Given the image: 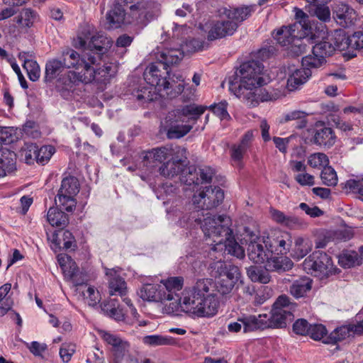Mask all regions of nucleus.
I'll return each mask as SVG.
<instances>
[{"mask_svg": "<svg viewBox=\"0 0 363 363\" xmlns=\"http://www.w3.org/2000/svg\"><path fill=\"white\" fill-rule=\"evenodd\" d=\"M194 205L184 206L180 201L167 210V218L175 225L185 229L194 228L199 225L206 240L212 241V250H222L238 258H243L245 251L236 242L231 228L232 221L226 215H212L201 211H190Z\"/></svg>", "mask_w": 363, "mask_h": 363, "instance_id": "f257e3e1", "label": "nucleus"}, {"mask_svg": "<svg viewBox=\"0 0 363 363\" xmlns=\"http://www.w3.org/2000/svg\"><path fill=\"white\" fill-rule=\"evenodd\" d=\"M179 302H171L172 311H182L191 318H211L218 313L219 300L213 291L211 279H201L181 293Z\"/></svg>", "mask_w": 363, "mask_h": 363, "instance_id": "f03ea898", "label": "nucleus"}, {"mask_svg": "<svg viewBox=\"0 0 363 363\" xmlns=\"http://www.w3.org/2000/svg\"><path fill=\"white\" fill-rule=\"evenodd\" d=\"M264 66L259 61H247L238 68L229 79V90L248 106H255L259 101L271 100L264 90Z\"/></svg>", "mask_w": 363, "mask_h": 363, "instance_id": "7ed1b4c3", "label": "nucleus"}, {"mask_svg": "<svg viewBox=\"0 0 363 363\" xmlns=\"http://www.w3.org/2000/svg\"><path fill=\"white\" fill-rule=\"evenodd\" d=\"M144 79L148 86L138 89L133 93L138 101L147 102L155 100L157 96L174 99L179 96L184 89V82L182 76L177 80H168L162 76L158 65H149L145 72Z\"/></svg>", "mask_w": 363, "mask_h": 363, "instance_id": "20e7f679", "label": "nucleus"}, {"mask_svg": "<svg viewBox=\"0 0 363 363\" xmlns=\"http://www.w3.org/2000/svg\"><path fill=\"white\" fill-rule=\"evenodd\" d=\"M117 72V65L112 62L100 66L97 57L92 52H83L81 56L79 71L70 72L66 78L68 84H106Z\"/></svg>", "mask_w": 363, "mask_h": 363, "instance_id": "39448f33", "label": "nucleus"}, {"mask_svg": "<svg viewBox=\"0 0 363 363\" xmlns=\"http://www.w3.org/2000/svg\"><path fill=\"white\" fill-rule=\"evenodd\" d=\"M245 232L244 239L248 243L247 254L250 260L256 264L265 263L264 268L267 271L281 272L292 268L294 263L289 258L271 255L265 237H261L249 229H246Z\"/></svg>", "mask_w": 363, "mask_h": 363, "instance_id": "423d86ee", "label": "nucleus"}, {"mask_svg": "<svg viewBox=\"0 0 363 363\" xmlns=\"http://www.w3.org/2000/svg\"><path fill=\"white\" fill-rule=\"evenodd\" d=\"M81 56L82 53L67 49L62 51V60L54 58L48 60L45 65V81L51 82L57 78L62 90L74 93L77 85L68 84L66 78H69L70 72L79 71Z\"/></svg>", "mask_w": 363, "mask_h": 363, "instance_id": "0eeeda50", "label": "nucleus"}, {"mask_svg": "<svg viewBox=\"0 0 363 363\" xmlns=\"http://www.w3.org/2000/svg\"><path fill=\"white\" fill-rule=\"evenodd\" d=\"M250 15L247 7L224 8L220 11V18L211 21L206 24L208 39L213 40L232 35L237 30L240 23Z\"/></svg>", "mask_w": 363, "mask_h": 363, "instance_id": "6e6552de", "label": "nucleus"}, {"mask_svg": "<svg viewBox=\"0 0 363 363\" xmlns=\"http://www.w3.org/2000/svg\"><path fill=\"white\" fill-rule=\"evenodd\" d=\"M296 306L286 295L279 296L273 305L270 315L260 314L257 316L259 329L267 328H284L293 318V310Z\"/></svg>", "mask_w": 363, "mask_h": 363, "instance_id": "1a4fd4ad", "label": "nucleus"}, {"mask_svg": "<svg viewBox=\"0 0 363 363\" xmlns=\"http://www.w3.org/2000/svg\"><path fill=\"white\" fill-rule=\"evenodd\" d=\"M212 274L216 279L213 281V291L222 296L229 294L235 284L240 278V272L238 267L226 264L224 262L218 261L211 265Z\"/></svg>", "mask_w": 363, "mask_h": 363, "instance_id": "9d476101", "label": "nucleus"}, {"mask_svg": "<svg viewBox=\"0 0 363 363\" xmlns=\"http://www.w3.org/2000/svg\"><path fill=\"white\" fill-rule=\"evenodd\" d=\"M223 199L224 192L218 186H215L214 188L208 186L205 187L199 194L194 195L192 203H188L184 199H177L173 202L172 206H175L182 201L184 202V206L194 205L193 208L190 211H201L203 212V211L204 209L208 210L216 208L221 203Z\"/></svg>", "mask_w": 363, "mask_h": 363, "instance_id": "9b49d317", "label": "nucleus"}, {"mask_svg": "<svg viewBox=\"0 0 363 363\" xmlns=\"http://www.w3.org/2000/svg\"><path fill=\"white\" fill-rule=\"evenodd\" d=\"M298 24L283 26L274 35V39L281 46H288L296 55L301 54L305 50L301 39L308 38L298 30Z\"/></svg>", "mask_w": 363, "mask_h": 363, "instance_id": "f8f14e48", "label": "nucleus"}, {"mask_svg": "<svg viewBox=\"0 0 363 363\" xmlns=\"http://www.w3.org/2000/svg\"><path fill=\"white\" fill-rule=\"evenodd\" d=\"M79 191L78 179L74 177H68L62 179L55 202L59 203L62 210L72 212L76 207L75 196Z\"/></svg>", "mask_w": 363, "mask_h": 363, "instance_id": "ddd939ff", "label": "nucleus"}, {"mask_svg": "<svg viewBox=\"0 0 363 363\" xmlns=\"http://www.w3.org/2000/svg\"><path fill=\"white\" fill-rule=\"evenodd\" d=\"M304 270L308 274L315 276H328L334 270L331 258L325 252L316 251L306 258L303 264Z\"/></svg>", "mask_w": 363, "mask_h": 363, "instance_id": "4468645a", "label": "nucleus"}, {"mask_svg": "<svg viewBox=\"0 0 363 363\" xmlns=\"http://www.w3.org/2000/svg\"><path fill=\"white\" fill-rule=\"evenodd\" d=\"M130 6V14L138 23H146L157 16L160 4L150 0H125Z\"/></svg>", "mask_w": 363, "mask_h": 363, "instance_id": "2eb2a0df", "label": "nucleus"}, {"mask_svg": "<svg viewBox=\"0 0 363 363\" xmlns=\"http://www.w3.org/2000/svg\"><path fill=\"white\" fill-rule=\"evenodd\" d=\"M295 16L298 22L294 24L300 25L298 30L304 37L310 39L325 38L327 35V27L322 23L310 21L308 16L300 9L295 8Z\"/></svg>", "mask_w": 363, "mask_h": 363, "instance_id": "dca6fc26", "label": "nucleus"}, {"mask_svg": "<svg viewBox=\"0 0 363 363\" xmlns=\"http://www.w3.org/2000/svg\"><path fill=\"white\" fill-rule=\"evenodd\" d=\"M112 45L111 40L103 34H96L90 36V33L79 35L74 43L77 48L95 51L99 55L105 54Z\"/></svg>", "mask_w": 363, "mask_h": 363, "instance_id": "f3484780", "label": "nucleus"}, {"mask_svg": "<svg viewBox=\"0 0 363 363\" xmlns=\"http://www.w3.org/2000/svg\"><path fill=\"white\" fill-rule=\"evenodd\" d=\"M176 152L180 154L182 157L179 160H167L159 168V171L161 175L169 178H172L180 174L179 180L181 181L183 175L186 176V178L189 177V167H186V150L184 148L177 147Z\"/></svg>", "mask_w": 363, "mask_h": 363, "instance_id": "a211bd4d", "label": "nucleus"}, {"mask_svg": "<svg viewBox=\"0 0 363 363\" xmlns=\"http://www.w3.org/2000/svg\"><path fill=\"white\" fill-rule=\"evenodd\" d=\"M253 139V131L247 130L238 143L233 144L230 147V162L234 167L239 169L243 167V160L251 148Z\"/></svg>", "mask_w": 363, "mask_h": 363, "instance_id": "6ab92c4d", "label": "nucleus"}, {"mask_svg": "<svg viewBox=\"0 0 363 363\" xmlns=\"http://www.w3.org/2000/svg\"><path fill=\"white\" fill-rule=\"evenodd\" d=\"M98 333L101 338L111 347V352L116 362L121 361L128 354L130 345L119 335L104 330H99Z\"/></svg>", "mask_w": 363, "mask_h": 363, "instance_id": "aec40b11", "label": "nucleus"}, {"mask_svg": "<svg viewBox=\"0 0 363 363\" xmlns=\"http://www.w3.org/2000/svg\"><path fill=\"white\" fill-rule=\"evenodd\" d=\"M160 293L162 301H176L180 298L178 292L180 291L184 285V278L182 277H171L160 281Z\"/></svg>", "mask_w": 363, "mask_h": 363, "instance_id": "412c9836", "label": "nucleus"}, {"mask_svg": "<svg viewBox=\"0 0 363 363\" xmlns=\"http://www.w3.org/2000/svg\"><path fill=\"white\" fill-rule=\"evenodd\" d=\"M336 39L340 40L337 45L338 50H347L352 57L356 55L354 51L363 48V32H355L347 36L343 31H336Z\"/></svg>", "mask_w": 363, "mask_h": 363, "instance_id": "4be33fe9", "label": "nucleus"}, {"mask_svg": "<svg viewBox=\"0 0 363 363\" xmlns=\"http://www.w3.org/2000/svg\"><path fill=\"white\" fill-rule=\"evenodd\" d=\"M57 262L63 272L65 277L75 286H82L84 283L82 274L79 272L75 262L66 254H59Z\"/></svg>", "mask_w": 363, "mask_h": 363, "instance_id": "5701e85b", "label": "nucleus"}, {"mask_svg": "<svg viewBox=\"0 0 363 363\" xmlns=\"http://www.w3.org/2000/svg\"><path fill=\"white\" fill-rule=\"evenodd\" d=\"M184 55V51L182 49V45L180 48H169L163 50L160 57L161 59L156 63H152L150 65H158L160 67L161 73L162 76L169 80H174L173 78H170L169 72L167 70V67L170 65L177 64L182 60Z\"/></svg>", "mask_w": 363, "mask_h": 363, "instance_id": "b1692460", "label": "nucleus"}, {"mask_svg": "<svg viewBox=\"0 0 363 363\" xmlns=\"http://www.w3.org/2000/svg\"><path fill=\"white\" fill-rule=\"evenodd\" d=\"M215 174V171L210 167H202L198 169L189 167L188 170L189 177L183 175L181 178V183L188 186L199 185L200 183H210L212 177Z\"/></svg>", "mask_w": 363, "mask_h": 363, "instance_id": "393cba45", "label": "nucleus"}, {"mask_svg": "<svg viewBox=\"0 0 363 363\" xmlns=\"http://www.w3.org/2000/svg\"><path fill=\"white\" fill-rule=\"evenodd\" d=\"M266 240L272 255L287 254L292 244L291 234L286 232H279L272 238L267 237Z\"/></svg>", "mask_w": 363, "mask_h": 363, "instance_id": "a878e982", "label": "nucleus"}, {"mask_svg": "<svg viewBox=\"0 0 363 363\" xmlns=\"http://www.w3.org/2000/svg\"><path fill=\"white\" fill-rule=\"evenodd\" d=\"M174 152H176L174 150L168 147L152 149L145 152L143 156V166L147 169H154L165 160H169Z\"/></svg>", "mask_w": 363, "mask_h": 363, "instance_id": "bb28decb", "label": "nucleus"}, {"mask_svg": "<svg viewBox=\"0 0 363 363\" xmlns=\"http://www.w3.org/2000/svg\"><path fill=\"white\" fill-rule=\"evenodd\" d=\"M50 247L55 252L62 248L66 250H74L77 243L71 232L69 230L59 231L52 235Z\"/></svg>", "mask_w": 363, "mask_h": 363, "instance_id": "cd10ccee", "label": "nucleus"}, {"mask_svg": "<svg viewBox=\"0 0 363 363\" xmlns=\"http://www.w3.org/2000/svg\"><path fill=\"white\" fill-rule=\"evenodd\" d=\"M334 38V44L328 40H328V32L327 31V35L324 39H311L312 43H316L315 45L313 47V52H315L318 55L319 57H321L323 60H325V58L332 55L335 50H338L337 46L338 40L336 39V32L335 33ZM306 39L310 40V38Z\"/></svg>", "mask_w": 363, "mask_h": 363, "instance_id": "c85d7f7f", "label": "nucleus"}, {"mask_svg": "<svg viewBox=\"0 0 363 363\" xmlns=\"http://www.w3.org/2000/svg\"><path fill=\"white\" fill-rule=\"evenodd\" d=\"M207 108L206 106L193 103L183 106L177 110V113L179 118H183V121L194 124Z\"/></svg>", "mask_w": 363, "mask_h": 363, "instance_id": "c756f323", "label": "nucleus"}, {"mask_svg": "<svg viewBox=\"0 0 363 363\" xmlns=\"http://www.w3.org/2000/svg\"><path fill=\"white\" fill-rule=\"evenodd\" d=\"M106 274L108 277L110 295H118L121 297L125 296L127 291L126 283L118 274V271L115 269H107Z\"/></svg>", "mask_w": 363, "mask_h": 363, "instance_id": "7c9ffc66", "label": "nucleus"}, {"mask_svg": "<svg viewBox=\"0 0 363 363\" xmlns=\"http://www.w3.org/2000/svg\"><path fill=\"white\" fill-rule=\"evenodd\" d=\"M242 328H243L244 333L258 330L257 316L243 315L239 317L237 321L230 322L228 325V330L230 333H238Z\"/></svg>", "mask_w": 363, "mask_h": 363, "instance_id": "2f4dec72", "label": "nucleus"}, {"mask_svg": "<svg viewBox=\"0 0 363 363\" xmlns=\"http://www.w3.org/2000/svg\"><path fill=\"white\" fill-rule=\"evenodd\" d=\"M356 13L347 4L337 5L334 10V18L342 27H349L356 20Z\"/></svg>", "mask_w": 363, "mask_h": 363, "instance_id": "473e14b6", "label": "nucleus"}, {"mask_svg": "<svg viewBox=\"0 0 363 363\" xmlns=\"http://www.w3.org/2000/svg\"><path fill=\"white\" fill-rule=\"evenodd\" d=\"M269 212L274 222L289 229H298L303 225V222L296 216L286 215L274 208H271Z\"/></svg>", "mask_w": 363, "mask_h": 363, "instance_id": "72a5a7b5", "label": "nucleus"}, {"mask_svg": "<svg viewBox=\"0 0 363 363\" xmlns=\"http://www.w3.org/2000/svg\"><path fill=\"white\" fill-rule=\"evenodd\" d=\"M312 289V280L308 277H301L293 281L289 287V294L296 299L308 296Z\"/></svg>", "mask_w": 363, "mask_h": 363, "instance_id": "f704fd0d", "label": "nucleus"}, {"mask_svg": "<svg viewBox=\"0 0 363 363\" xmlns=\"http://www.w3.org/2000/svg\"><path fill=\"white\" fill-rule=\"evenodd\" d=\"M311 76L309 69L300 68L291 71L287 80V89L289 91H294L300 89Z\"/></svg>", "mask_w": 363, "mask_h": 363, "instance_id": "c9c22d12", "label": "nucleus"}, {"mask_svg": "<svg viewBox=\"0 0 363 363\" xmlns=\"http://www.w3.org/2000/svg\"><path fill=\"white\" fill-rule=\"evenodd\" d=\"M31 57L28 52H20L18 59L23 62V67L26 70L28 78L33 81H37L40 76V69L36 61L30 59Z\"/></svg>", "mask_w": 363, "mask_h": 363, "instance_id": "e433bc0d", "label": "nucleus"}, {"mask_svg": "<svg viewBox=\"0 0 363 363\" xmlns=\"http://www.w3.org/2000/svg\"><path fill=\"white\" fill-rule=\"evenodd\" d=\"M138 294L144 301L163 302L159 284H143Z\"/></svg>", "mask_w": 363, "mask_h": 363, "instance_id": "4c0bfd02", "label": "nucleus"}, {"mask_svg": "<svg viewBox=\"0 0 363 363\" xmlns=\"http://www.w3.org/2000/svg\"><path fill=\"white\" fill-rule=\"evenodd\" d=\"M354 335L352 328L350 324L344 325L335 328L330 334L323 340L325 344H335L337 342L345 340L347 337Z\"/></svg>", "mask_w": 363, "mask_h": 363, "instance_id": "58836bf2", "label": "nucleus"}, {"mask_svg": "<svg viewBox=\"0 0 363 363\" xmlns=\"http://www.w3.org/2000/svg\"><path fill=\"white\" fill-rule=\"evenodd\" d=\"M11 284H5L0 287V315H4L13 306Z\"/></svg>", "mask_w": 363, "mask_h": 363, "instance_id": "ea45409f", "label": "nucleus"}, {"mask_svg": "<svg viewBox=\"0 0 363 363\" xmlns=\"http://www.w3.org/2000/svg\"><path fill=\"white\" fill-rule=\"evenodd\" d=\"M125 19V11L121 5L114 4L106 14V20L109 28H116L121 26Z\"/></svg>", "mask_w": 363, "mask_h": 363, "instance_id": "a19ab883", "label": "nucleus"}, {"mask_svg": "<svg viewBox=\"0 0 363 363\" xmlns=\"http://www.w3.org/2000/svg\"><path fill=\"white\" fill-rule=\"evenodd\" d=\"M335 135L330 128L324 127L317 130L314 135V143L324 147H331L335 144Z\"/></svg>", "mask_w": 363, "mask_h": 363, "instance_id": "79ce46f5", "label": "nucleus"}, {"mask_svg": "<svg viewBox=\"0 0 363 363\" xmlns=\"http://www.w3.org/2000/svg\"><path fill=\"white\" fill-rule=\"evenodd\" d=\"M362 257L353 250H347L338 256L339 264L345 268H350L362 263Z\"/></svg>", "mask_w": 363, "mask_h": 363, "instance_id": "37998d69", "label": "nucleus"}, {"mask_svg": "<svg viewBox=\"0 0 363 363\" xmlns=\"http://www.w3.org/2000/svg\"><path fill=\"white\" fill-rule=\"evenodd\" d=\"M47 220L52 226L65 227L68 223L67 216L57 208L51 207L47 214Z\"/></svg>", "mask_w": 363, "mask_h": 363, "instance_id": "c03bdc74", "label": "nucleus"}, {"mask_svg": "<svg viewBox=\"0 0 363 363\" xmlns=\"http://www.w3.org/2000/svg\"><path fill=\"white\" fill-rule=\"evenodd\" d=\"M312 246L313 244L309 240L297 238L291 255L296 259H301L311 250Z\"/></svg>", "mask_w": 363, "mask_h": 363, "instance_id": "a18cd8bd", "label": "nucleus"}, {"mask_svg": "<svg viewBox=\"0 0 363 363\" xmlns=\"http://www.w3.org/2000/svg\"><path fill=\"white\" fill-rule=\"evenodd\" d=\"M101 310L106 315L116 320H123L125 316L123 309L119 307L117 301L115 299H112L107 303H104L101 305Z\"/></svg>", "mask_w": 363, "mask_h": 363, "instance_id": "49530a36", "label": "nucleus"}, {"mask_svg": "<svg viewBox=\"0 0 363 363\" xmlns=\"http://www.w3.org/2000/svg\"><path fill=\"white\" fill-rule=\"evenodd\" d=\"M143 342L151 346L173 345L176 343L172 337L161 335H147L144 337Z\"/></svg>", "mask_w": 363, "mask_h": 363, "instance_id": "de8ad7c7", "label": "nucleus"}, {"mask_svg": "<svg viewBox=\"0 0 363 363\" xmlns=\"http://www.w3.org/2000/svg\"><path fill=\"white\" fill-rule=\"evenodd\" d=\"M247 274L248 277L255 282L259 281L262 284H267L270 281L269 273L257 267H250L247 268Z\"/></svg>", "mask_w": 363, "mask_h": 363, "instance_id": "09e8293b", "label": "nucleus"}, {"mask_svg": "<svg viewBox=\"0 0 363 363\" xmlns=\"http://www.w3.org/2000/svg\"><path fill=\"white\" fill-rule=\"evenodd\" d=\"M85 289L82 293L86 303L90 306H95L101 300V296L98 290L93 286L86 285Z\"/></svg>", "mask_w": 363, "mask_h": 363, "instance_id": "8fccbe9b", "label": "nucleus"}, {"mask_svg": "<svg viewBox=\"0 0 363 363\" xmlns=\"http://www.w3.org/2000/svg\"><path fill=\"white\" fill-rule=\"evenodd\" d=\"M308 164L313 168H321L329 167V159L328 156L322 152L311 154L308 159Z\"/></svg>", "mask_w": 363, "mask_h": 363, "instance_id": "3c124183", "label": "nucleus"}, {"mask_svg": "<svg viewBox=\"0 0 363 363\" xmlns=\"http://www.w3.org/2000/svg\"><path fill=\"white\" fill-rule=\"evenodd\" d=\"M320 178L323 183L328 186H333L337 184V176L335 169L329 166L325 167L320 174Z\"/></svg>", "mask_w": 363, "mask_h": 363, "instance_id": "603ef678", "label": "nucleus"}, {"mask_svg": "<svg viewBox=\"0 0 363 363\" xmlns=\"http://www.w3.org/2000/svg\"><path fill=\"white\" fill-rule=\"evenodd\" d=\"M192 128L191 125H172L167 130V137L169 139L180 138L186 135Z\"/></svg>", "mask_w": 363, "mask_h": 363, "instance_id": "864d4df0", "label": "nucleus"}, {"mask_svg": "<svg viewBox=\"0 0 363 363\" xmlns=\"http://www.w3.org/2000/svg\"><path fill=\"white\" fill-rule=\"evenodd\" d=\"M325 62L318 55L312 52V55H308L302 58V65L304 69H309L311 68H318Z\"/></svg>", "mask_w": 363, "mask_h": 363, "instance_id": "5fc2aeb1", "label": "nucleus"}, {"mask_svg": "<svg viewBox=\"0 0 363 363\" xmlns=\"http://www.w3.org/2000/svg\"><path fill=\"white\" fill-rule=\"evenodd\" d=\"M273 296V290L267 286H260L256 291L255 296V304L262 305Z\"/></svg>", "mask_w": 363, "mask_h": 363, "instance_id": "6e6d98bb", "label": "nucleus"}, {"mask_svg": "<svg viewBox=\"0 0 363 363\" xmlns=\"http://www.w3.org/2000/svg\"><path fill=\"white\" fill-rule=\"evenodd\" d=\"M54 152L55 148L52 145L38 147L37 162L44 164L50 160Z\"/></svg>", "mask_w": 363, "mask_h": 363, "instance_id": "4d7b16f0", "label": "nucleus"}, {"mask_svg": "<svg viewBox=\"0 0 363 363\" xmlns=\"http://www.w3.org/2000/svg\"><path fill=\"white\" fill-rule=\"evenodd\" d=\"M328 331L325 325L322 324H314L310 325V331L308 335L314 340L323 341L328 337Z\"/></svg>", "mask_w": 363, "mask_h": 363, "instance_id": "13d9d810", "label": "nucleus"}, {"mask_svg": "<svg viewBox=\"0 0 363 363\" xmlns=\"http://www.w3.org/2000/svg\"><path fill=\"white\" fill-rule=\"evenodd\" d=\"M309 11L320 20L323 24L330 20V11L325 4L316 6L315 8H313L312 11Z\"/></svg>", "mask_w": 363, "mask_h": 363, "instance_id": "bf43d9fd", "label": "nucleus"}, {"mask_svg": "<svg viewBox=\"0 0 363 363\" xmlns=\"http://www.w3.org/2000/svg\"><path fill=\"white\" fill-rule=\"evenodd\" d=\"M35 19V13L30 9H23L18 19L22 26L30 27Z\"/></svg>", "mask_w": 363, "mask_h": 363, "instance_id": "052dcab7", "label": "nucleus"}, {"mask_svg": "<svg viewBox=\"0 0 363 363\" xmlns=\"http://www.w3.org/2000/svg\"><path fill=\"white\" fill-rule=\"evenodd\" d=\"M38 145L33 143L26 144V147L23 150L24 159L27 164H31L34 161L37 162Z\"/></svg>", "mask_w": 363, "mask_h": 363, "instance_id": "680f3d73", "label": "nucleus"}, {"mask_svg": "<svg viewBox=\"0 0 363 363\" xmlns=\"http://www.w3.org/2000/svg\"><path fill=\"white\" fill-rule=\"evenodd\" d=\"M227 106L226 101H221L218 104L211 105L209 108L220 120H228L230 116L227 111Z\"/></svg>", "mask_w": 363, "mask_h": 363, "instance_id": "e2e57ef3", "label": "nucleus"}, {"mask_svg": "<svg viewBox=\"0 0 363 363\" xmlns=\"http://www.w3.org/2000/svg\"><path fill=\"white\" fill-rule=\"evenodd\" d=\"M76 346L74 344H63L60 350V356L64 362H68L75 352Z\"/></svg>", "mask_w": 363, "mask_h": 363, "instance_id": "0e129e2a", "label": "nucleus"}, {"mask_svg": "<svg viewBox=\"0 0 363 363\" xmlns=\"http://www.w3.org/2000/svg\"><path fill=\"white\" fill-rule=\"evenodd\" d=\"M310 324L305 319H298L293 325V330L295 333L301 335H308Z\"/></svg>", "mask_w": 363, "mask_h": 363, "instance_id": "69168bd1", "label": "nucleus"}, {"mask_svg": "<svg viewBox=\"0 0 363 363\" xmlns=\"http://www.w3.org/2000/svg\"><path fill=\"white\" fill-rule=\"evenodd\" d=\"M344 188L361 195V191L363 190V179H350L345 183Z\"/></svg>", "mask_w": 363, "mask_h": 363, "instance_id": "338daca9", "label": "nucleus"}, {"mask_svg": "<svg viewBox=\"0 0 363 363\" xmlns=\"http://www.w3.org/2000/svg\"><path fill=\"white\" fill-rule=\"evenodd\" d=\"M181 45L184 52L189 53L201 50L203 48V43L197 39H191Z\"/></svg>", "mask_w": 363, "mask_h": 363, "instance_id": "774afa93", "label": "nucleus"}]
</instances>
